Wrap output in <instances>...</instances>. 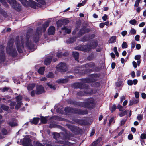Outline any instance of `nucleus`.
Instances as JSON below:
<instances>
[{"label": "nucleus", "mask_w": 146, "mask_h": 146, "mask_svg": "<svg viewBox=\"0 0 146 146\" xmlns=\"http://www.w3.org/2000/svg\"><path fill=\"white\" fill-rule=\"evenodd\" d=\"M42 32L41 27H38L36 30L35 34L32 35L31 32H28L26 35L25 38L23 37H21L20 43L19 38H17L16 39V44L18 52L20 53L22 52V48L25 46L27 47L28 48L31 49L33 47L32 43L33 40L35 42H38L39 40V35Z\"/></svg>", "instance_id": "1"}, {"label": "nucleus", "mask_w": 146, "mask_h": 146, "mask_svg": "<svg viewBox=\"0 0 146 146\" xmlns=\"http://www.w3.org/2000/svg\"><path fill=\"white\" fill-rule=\"evenodd\" d=\"M13 39L10 40L7 44L6 48L7 52L12 56H15L17 55V52L15 48L13 46Z\"/></svg>", "instance_id": "2"}, {"label": "nucleus", "mask_w": 146, "mask_h": 146, "mask_svg": "<svg viewBox=\"0 0 146 146\" xmlns=\"http://www.w3.org/2000/svg\"><path fill=\"white\" fill-rule=\"evenodd\" d=\"M65 111L67 113H78L82 115L86 114L88 113L87 110L82 111L78 109H73L70 107H66Z\"/></svg>", "instance_id": "3"}, {"label": "nucleus", "mask_w": 146, "mask_h": 146, "mask_svg": "<svg viewBox=\"0 0 146 146\" xmlns=\"http://www.w3.org/2000/svg\"><path fill=\"white\" fill-rule=\"evenodd\" d=\"M94 100L92 98H88L86 102L83 103L82 106L87 108H93Z\"/></svg>", "instance_id": "4"}, {"label": "nucleus", "mask_w": 146, "mask_h": 146, "mask_svg": "<svg viewBox=\"0 0 146 146\" xmlns=\"http://www.w3.org/2000/svg\"><path fill=\"white\" fill-rule=\"evenodd\" d=\"M66 64L63 62H61L56 66V69L60 72H64L67 70Z\"/></svg>", "instance_id": "5"}, {"label": "nucleus", "mask_w": 146, "mask_h": 146, "mask_svg": "<svg viewBox=\"0 0 146 146\" xmlns=\"http://www.w3.org/2000/svg\"><path fill=\"white\" fill-rule=\"evenodd\" d=\"M9 3L11 5L12 7L17 11H19L21 9L20 5L17 3L15 0H10Z\"/></svg>", "instance_id": "6"}, {"label": "nucleus", "mask_w": 146, "mask_h": 146, "mask_svg": "<svg viewBox=\"0 0 146 146\" xmlns=\"http://www.w3.org/2000/svg\"><path fill=\"white\" fill-rule=\"evenodd\" d=\"M3 46H0V62L4 61L5 59V54L4 52Z\"/></svg>", "instance_id": "7"}, {"label": "nucleus", "mask_w": 146, "mask_h": 146, "mask_svg": "<svg viewBox=\"0 0 146 146\" xmlns=\"http://www.w3.org/2000/svg\"><path fill=\"white\" fill-rule=\"evenodd\" d=\"M44 92V89L41 85H38L36 86L35 93L37 94H40Z\"/></svg>", "instance_id": "8"}, {"label": "nucleus", "mask_w": 146, "mask_h": 146, "mask_svg": "<svg viewBox=\"0 0 146 146\" xmlns=\"http://www.w3.org/2000/svg\"><path fill=\"white\" fill-rule=\"evenodd\" d=\"M23 144L25 146H33L30 139L28 138H25L23 140Z\"/></svg>", "instance_id": "9"}, {"label": "nucleus", "mask_w": 146, "mask_h": 146, "mask_svg": "<svg viewBox=\"0 0 146 146\" xmlns=\"http://www.w3.org/2000/svg\"><path fill=\"white\" fill-rule=\"evenodd\" d=\"M73 87L75 88H79L80 89L86 88L84 84L82 83H76L73 84Z\"/></svg>", "instance_id": "10"}, {"label": "nucleus", "mask_w": 146, "mask_h": 146, "mask_svg": "<svg viewBox=\"0 0 146 146\" xmlns=\"http://www.w3.org/2000/svg\"><path fill=\"white\" fill-rule=\"evenodd\" d=\"M62 32H65L66 33H70L71 32V30L70 27H64L62 28Z\"/></svg>", "instance_id": "11"}, {"label": "nucleus", "mask_w": 146, "mask_h": 146, "mask_svg": "<svg viewBox=\"0 0 146 146\" xmlns=\"http://www.w3.org/2000/svg\"><path fill=\"white\" fill-rule=\"evenodd\" d=\"M55 31V27L53 26H51L48 29V33L50 35H53Z\"/></svg>", "instance_id": "12"}, {"label": "nucleus", "mask_w": 146, "mask_h": 146, "mask_svg": "<svg viewBox=\"0 0 146 146\" xmlns=\"http://www.w3.org/2000/svg\"><path fill=\"white\" fill-rule=\"evenodd\" d=\"M48 143L49 142H48L47 141H44L43 143L44 145H43L39 142H37L36 143L35 145L36 146H50V144Z\"/></svg>", "instance_id": "13"}, {"label": "nucleus", "mask_w": 146, "mask_h": 146, "mask_svg": "<svg viewBox=\"0 0 146 146\" xmlns=\"http://www.w3.org/2000/svg\"><path fill=\"white\" fill-rule=\"evenodd\" d=\"M139 102V101L138 99H135V98H133V100L130 101L129 105L130 106H131L133 104H137Z\"/></svg>", "instance_id": "14"}, {"label": "nucleus", "mask_w": 146, "mask_h": 146, "mask_svg": "<svg viewBox=\"0 0 146 146\" xmlns=\"http://www.w3.org/2000/svg\"><path fill=\"white\" fill-rule=\"evenodd\" d=\"M68 80L66 79H58L56 82L58 83H64L67 82Z\"/></svg>", "instance_id": "15"}, {"label": "nucleus", "mask_w": 146, "mask_h": 146, "mask_svg": "<svg viewBox=\"0 0 146 146\" xmlns=\"http://www.w3.org/2000/svg\"><path fill=\"white\" fill-rule=\"evenodd\" d=\"M45 70V68L44 67H40L38 70V72L39 73L42 75L44 74V71Z\"/></svg>", "instance_id": "16"}, {"label": "nucleus", "mask_w": 146, "mask_h": 146, "mask_svg": "<svg viewBox=\"0 0 146 146\" xmlns=\"http://www.w3.org/2000/svg\"><path fill=\"white\" fill-rule=\"evenodd\" d=\"M116 36H115L111 37L109 40V42L111 43H114L116 42Z\"/></svg>", "instance_id": "17"}, {"label": "nucleus", "mask_w": 146, "mask_h": 146, "mask_svg": "<svg viewBox=\"0 0 146 146\" xmlns=\"http://www.w3.org/2000/svg\"><path fill=\"white\" fill-rule=\"evenodd\" d=\"M40 119L38 118H34L31 121V123L32 124L36 125L37 123H38Z\"/></svg>", "instance_id": "18"}, {"label": "nucleus", "mask_w": 146, "mask_h": 146, "mask_svg": "<svg viewBox=\"0 0 146 146\" xmlns=\"http://www.w3.org/2000/svg\"><path fill=\"white\" fill-rule=\"evenodd\" d=\"M35 86V84H29L27 87V88L28 90H32Z\"/></svg>", "instance_id": "19"}, {"label": "nucleus", "mask_w": 146, "mask_h": 146, "mask_svg": "<svg viewBox=\"0 0 146 146\" xmlns=\"http://www.w3.org/2000/svg\"><path fill=\"white\" fill-rule=\"evenodd\" d=\"M94 64L92 62H90L85 65V67L87 68H90L94 66Z\"/></svg>", "instance_id": "20"}, {"label": "nucleus", "mask_w": 146, "mask_h": 146, "mask_svg": "<svg viewBox=\"0 0 146 146\" xmlns=\"http://www.w3.org/2000/svg\"><path fill=\"white\" fill-rule=\"evenodd\" d=\"M69 21L67 19L60 20L59 22V23H63V25H66L68 23Z\"/></svg>", "instance_id": "21"}, {"label": "nucleus", "mask_w": 146, "mask_h": 146, "mask_svg": "<svg viewBox=\"0 0 146 146\" xmlns=\"http://www.w3.org/2000/svg\"><path fill=\"white\" fill-rule=\"evenodd\" d=\"M8 124L11 127H14L17 125V123L15 121H11L8 123Z\"/></svg>", "instance_id": "22"}, {"label": "nucleus", "mask_w": 146, "mask_h": 146, "mask_svg": "<svg viewBox=\"0 0 146 146\" xmlns=\"http://www.w3.org/2000/svg\"><path fill=\"white\" fill-rule=\"evenodd\" d=\"M49 21H46L44 24L43 25V31H45L46 28L49 25Z\"/></svg>", "instance_id": "23"}, {"label": "nucleus", "mask_w": 146, "mask_h": 146, "mask_svg": "<svg viewBox=\"0 0 146 146\" xmlns=\"http://www.w3.org/2000/svg\"><path fill=\"white\" fill-rule=\"evenodd\" d=\"M73 56L75 58L76 60H78L79 56V53L77 52H72Z\"/></svg>", "instance_id": "24"}, {"label": "nucleus", "mask_w": 146, "mask_h": 146, "mask_svg": "<svg viewBox=\"0 0 146 146\" xmlns=\"http://www.w3.org/2000/svg\"><path fill=\"white\" fill-rule=\"evenodd\" d=\"M89 30L86 28H83L81 29L80 31V33H86L88 32Z\"/></svg>", "instance_id": "25"}, {"label": "nucleus", "mask_w": 146, "mask_h": 146, "mask_svg": "<svg viewBox=\"0 0 146 146\" xmlns=\"http://www.w3.org/2000/svg\"><path fill=\"white\" fill-rule=\"evenodd\" d=\"M51 58H46L44 61L45 64L46 65H48L50 64L51 62Z\"/></svg>", "instance_id": "26"}, {"label": "nucleus", "mask_w": 146, "mask_h": 146, "mask_svg": "<svg viewBox=\"0 0 146 146\" xmlns=\"http://www.w3.org/2000/svg\"><path fill=\"white\" fill-rule=\"evenodd\" d=\"M41 122L43 123H45L47 121L46 118L44 117H41Z\"/></svg>", "instance_id": "27"}, {"label": "nucleus", "mask_w": 146, "mask_h": 146, "mask_svg": "<svg viewBox=\"0 0 146 146\" xmlns=\"http://www.w3.org/2000/svg\"><path fill=\"white\" fill-rule=\"evenodd\" d=\"M46 77L49 78H52L54 77V74L52 72H50L46 75Z\"/></svg>", "instance_id": "28"}, {"label": "nucleus", "mask_w": 146, "mask_h": 146, "mask_svg": "<svg viewBox=\"0 0 146 146\" xmlns=\"http://www.w3.org/2000/svg\"><path fill=\"white\" fill-rule=\"evenodd\" d=\"M98 44L96 42H94L91 45L90 49H93L95 48L97 46Z\"/></svg>", "instance_id": "29"}, {"label": "nucleus", "mask_w": 146, "mask_h": 146, "mask_svg": "<svg viewBox=\"0 0 146 146\" xmlns=\"http://www.w3.org/2000/svg\"><path fill=\"white\" fill-rule=\"evenodd\" d=\"M16 102H21V100L22 99V97L21 96H19L16 97Z\"/></svg>", "instance_id": "30"}, {"label": "nucleus", "mask_w": 146, "mask_h": 146, "mask_svg": "<svg viewBox=\"0 0 146 146\" xmlns=\"http://www.w3.org/2000/svg\"><path fill=\"white\" fill-rule=\"evenodd\" d=\"M47 85L51 89H52L54 90L55 89V88L54 86L52 85L50 83H46Z\"/></svg>", "instance_id": "31"}, {"label": "nucleus", "mask_w": 146, "mask_h": 146, "mask_svg": "<svg viewBox=\"0 0 146 146\" xmlns=\"http://www.w3.org/2000/svg\"><path fill=\"white\" fill-rule=\"evenodd\" d=\"M60 135L59 133H55L54 135V137L57 140H58L57 138H59L60 137Z\"/></svg>", "instance_id": "32"}, {"label": "nucleus", "mask_w": 146, "mask_h": 146, "mask_svg": "<svg viewBox=\"0 0 146 146\" xmlns=\"http://www.w3.org/2000/svg\"><path fill=\"white\" fill-rule=\"evenodd\" d=\"M136 31L133 28H131L130 31V33L132 35H135L136 33Z\"/></svg>", "instance_id": "33"}, {"label": "nucleus", "mask_w": 146, "mask_h": 146, "mask_svg": "<svg viewBox=\"0 0 146 146\" xmlns=\"http://www.w3.org/2000/svg\"><path fill=\"white\" fill-rule=\"evenodd\" d=\"M17 103L15 107V108L16 109H18L20 107L22 104L21 102H19Z\"/></svg>", "instance_id": "34"}, {"label": "nucleus", "mask_w": 146, "mask_h": 146, "mask_svg": "<svg viewBox=\"0 0 146 146\" xmlns=\"http://www.w3.org/2000/svg\"><path fill=\"white\" fill-rule=\"evenodd\" d=\"M16 103L15 102H11L10 104V105L11 106L10 108L11 109H13L14 108V106L16 105Z\"/></svg>", "instance_id": "35"}, {"label": "nucleus", "mask_w": 146, "mask_h": 146, "mask_svg": "<svg viewBox=\"0 0 146 146\" xmlns=\"http://www.w3.org/2000/svg\"><path fill=\"white\" fill-rule=\"evenodd\" d=\"M0 1L6 7H8V5L5 2L4 0H0Z\"/></svg>", "instance_id": "36"}, {"label": "nucleus", "mask_w": 146, "mask_h": 146, "mask_svg": "<svg viewBox=\"0 0 146 146\" xmlns=\"http://www.w3.org/2000/svg\"><path fill=\"white\" fill-rule=\"evenodd\" d=\"M127 45L126 43L124 42L122 45V47L123 48H127Z\"/></svg>", "instance_id": "37"}, {"label": "nucleus", "mask_w": 146, "mask_h": 146, "mask_svg": "<svg viewBox=\"0 0 146 146\" xmlns=\"http://www.w3.org/2000/svg\"><path fill=\"white\" fill-rule=\"evenodd\" d=\"M1 107L3 110H7L9 108L7 106L4 105H1Z\"/></svg>", "instance_id": "38"}, {"label": "nucleus", "mask_w": 146, "mask_h": 146, "mask_svg": "<svg viewBox=\"0 0 146 146\" xmlns=\"http://www.w3.org/2000/svg\"><path fill=\"white\" fill-rule=\"evenodd\" d=\"M127 111H125L123 112H121L119 114V115L121 117L124 116L125 115L127 114Z\"/></svg>", "instance_id": "39"}, {"label": "nucleus", "mask_w": 146, "mask_h": 146, "mask_svg": "<svg viewBox=\"0 0 146 146\" xmlns=\"http://www.w3.org/2000/svg\"><path fill=\"white\" fill-rule=\"evenodd\" d=\"M140 138L142 139H146V134L145 133L142 134L140 136Z\"/></svg>", "instance_id": "40"}, {"label": "nucleus", "mask_w": 146, "mask_h": 146, "mask_svg": "<svg viewBox=\"0 0 146 146\" xmlns=\"http://www.w3.org/2000/svg\"><path fill=\"white\" fill-rule=\"evenodd\" d=\"M129 23L132 25H134L136 23L137 21L135 19L131 20L129 21Z\"/></svg>", "instance_id": "41"}, {"label": "nucleus", "mask_w": 146, "mask_h": 146, "mask_svg": "<svg viewBox=\"0 0 146 146\" xmlns=\"http://www.w3.org/2000/svg\"><path fill=\"white\" fill-rule=\"evenodd\" d=\"M2 132L4 135H5L7 133V131L5 129H3L2 130Z\"/></svg>", "instance_id": "42"}, {"label": "nucleus", "mask_w": 146, "mask_h": 146, "mask_svg": "<svg viewBox=\"0 0 146 146\" xmlns=\"http://www.w3.org/2000/svg\"><path fill=\"white\" fill-rule=\"evenodd\" d=\"M141 0H136L135 2L134 6L137 7L138 6Z\"/></svg>", "instance_id": "43"}, {"label": "nucleus", "mask_w": 146, "mask_h": 146, "mask_svg": "<svg viewBox=\"0 0 146 146\" xmlns=\"http://www.w3.org/2000/svg\"><path fill=\"white\" fill-rule=\"evenodd\" d=\"M117 108L118 109L119 111H123V107L119 104L117 106Z\"/></svg>", "instance_id": "44"}, {"label": "nucleus", "mask_w": 146, "mask_h": 146, "mask_svg": "<svg viewBox=\"0 0 146 146\" xmlns=\"http://www.w3.org/2000/svg\"><path fill=\"white\" fill-rule=\"evenodd\" d=\"M116 109V107L115 105H113L111 107V112H113Z\"/></svg>", "instance_id": "45"}, {"label": "nucleus", "mask_w": 146, "mask_h": 146, "mask_svg": "<svg viewBox=\"0 0 146 146\" xmlns=\"http://www.w3.org/2000/svg\"><path fill=\"white\" fill-rule=\"evenodd\" d=\"M102 140V139L101 137H99L95 141L97 143V144H98L100 143Z\"/></svg>", "instance_id": "46"}, {"label": "nucleus", "mask_w": 146, "mask_h": 146, "mask_svg": "<svg viewBox=\"0 0 146 146\" xmlns=\"http://www.w3.org/2000/svg\"><path fill=\"white\" fill-rule=\"evenodd\" d=\"M141 57V56L140 55H137L135 56V60H140Z\"/></svg>", "instance_id": "47"}, {"label": "nucleus", "mask_w": 146, "mask_h": 146, "mask_svg": "<svg viewBox=\"0 0 146 146\" xmlns=\"http://www.w3.org/2000/svg\"><path fill=\"white\" fill-rule=\"evenodd\" d=\"M9 89V88L5 87L3 88L2 90V92H4L5 91H7Z\"/></svg>", "instance_id": "48"}, {"label": "nucleus", "mask_w": 146, "mask_h": 146, "mask_svg": "<svg viewBox=\"0 0 146 146\" xmlns=\"http://www.w3.org/2000/svg\"><path fill=\"white\" fill-rule=\"evenodd\" d=\"M59 20H58L57 22V24L58 27H60L62 26V25H63V23H59Z\"/></svg>", "instance_id": "49"}, {"label": "nucleus", "mask_w": 146, "mask_h": 146, "mask_svg": "<svg viewBox=\"0 0 146 146\" xmlns=\"http://www.w3.org/2000/svg\"><path fill=\"white\" fill-rule=\"evenodd\" d=\"M139 37L140 36L139 35H136L135 37V40L137 41H139Z\"/></svg>", "instance_id": "50"}, {"label": "nucleus", "mask_w": 146, "mask_h": 146, "mask_svg": "<svg viewBox=\"0 0 146 146\" xmlns=\"http://www.w3.org/2000/svg\"><path fill=\"white\" fill-rule=\"evenodd\" d=\"M127 84L129 85H132L133 84V81L132 80H129L127 81Z\"/></svg>", "instance_id": "51"}, {"label": "nucleus", "mask_w": 146, "mask_h": 146, "mask_svg": "<svg viewBox=\"0 0 146 146\" xmlns=\"http://www.w3.org/2000/svg\"><path fill=\"white\" fill-rule=\"evenodd\" d=\"M135 98L137 99L139 96V94L138 92H135Z\"/></svg>", "instance_id": "52"}, {"label": "nucleus", "mask_w": 146, "mask_h": 146, "mask_svg": "<svg viewBox=\"0 0 146 146\" xmlns=\"http://www.w3.org/2000/svg\"><path fill=\"white\" fill-rule=\"evenodd\" d=\"M137 119L139 120H141L143 119V116L141 115H139L137 116Z\"/></svg>", "instance_id": "53"}, {"label": "nucleus", "mask_w": 146, "mask_h": 146, "mask_svg": "<svg viewBox=\"0 0 146 146\" xmlns=\"http://www.w3.org/2000/svg\"><path fill=\"white\" fill-rule=\"evenodd\" d=\"M141 45L139 44H136V48L137 50H139L141 48Z\"/></svg>", "instance_id": "54"}, {"label": "nucleus", "mask_w": 146, "mask_h": 146, "mask_svg": "<svg viewBox=\"0 0 146 146\" xmlns=\"http://www.w3.org/2000/svg\"><path fill=\"white\" fill-rule=\"evenodd\" d=\"M114 118L113 117L111 118L109 122V125H110L111 124V123L113 122L114 121Z\"/></svg>", "instance_id": "55"}, {"label": "nucleus", "mask_w": 146, "mask_h": 146, "mask_svg": "<svg viewBox=\"0 0 146 146\" xmlns=\"http://www.w3.org/2000/svg\"><path fill=\"white\" fill-rule=\"evenodd\" d=\"M107 16L106 14L104 15V16L102 17V19L104 21H105L107 19Z\"/></svg>", "instance_id": "56"}, {"label": "nucleus", "mask_w": 146, "mask_h": 146, "mask_svg": "<svg viewBox=\"0 0 146 146\" xmlns=\"http://www.w3.org/2000/svg\"><path fill=\"white\" fill-rule=\"evenodd\" d=\"M47 80V78L45 77H43L40 79V80L41 81H46Z\"/></svg>", "instance_id": "57"}, {"label": "nucleus", "mask_w": 146, "mask_h": 146, "mask_svg": "<svg viewBox=\"0 0 146 146\" xmlns=\"http://www.w3.org/2000/svg\"><path fill=\"white\" fill-rule=\"evenodd\" d=\"M133 136L132 134H130L128 135V139H129L132 140L133 139Z\"/></svg>", "instance_id": "58"}, {"label": "nucleus", "mask_w": 146, "mask_h": 146, "mask_svg": "<svg viewBox=\"0 0 146 146\" xmlns=\"http://www.w3.org/2000/svg\"><path fill=\"white\" fill-rule=\"evenodd\" d=\"M57 56L59 58L61 57L62 56V53L61 52H59L58 53Z\"/></svg>", "instance_id": "59"}, {"label": "nucleus", "mask_w": 146, "mask_h": 146, "mask_svg": "<svg viewBox=\"0 0 146 146\" xmlns=\"http://www.w3.org/2000/svg\"><path fill=\"white\" fill-rule=\"evenodd\" d=\"M127 33V31H123L121 33V34L123 36H124L126 35Z\"/></svg>", "instance_id": "60"}, {"label": "nucleus", "mask_w": 146, "mask_h": 146, "mask_svg": "<svg viewBox=\"0 0 146 146\" xmlns=\"http://www.w3.org/2000/svg\"><path fill=\"white\" fill-rule=\"evenodd\" d=\"M95 132V130L94 129H92L90 133V136H92L94 135Z\"/></svg>", "instance_id": "61"}, {"label": "nucleus", "mask_w": 146, "mask_h": 146, "mask_svg": "<svg viewBox=\"0 0 146 146\" xmlns=\"http://www.w3.org/2000/svg\"><path fill=\"white\" fill-rule=\"evenodd\" d=\"M126 121V120H122L121 122L120 125H123L125 124Z\"/></svg>", "instance_id": "62"}, {"label": "nucleus", "mask_w": 146, "mask_h": 146, "mask_svg": "<svg viewBox=\"0 0 146 146\" xmlns=\"http://www.w3.org/2000/svg\"><path fill=\"white\" fill-rule=\"evenodd\" d=\"M133 65L135 68H136L137 67V64L136 62L135 61H133L132 62Z\"/></svg>", "instance_id": "63"}, {"label": "nucleus", "mask_w": 146, "mask_h": 146, "mask_svg": "<svg viewBox=\"0 0 146 146\" xmlns=\"http://www.w3.org/2000/svg\"><path fill=\"white\" fill-rule=\"evenodd\" d=\"M145 24V23L144 22H142L140 24H139V26L140 27H142Z\"/></svg>", "instance_id": "64"}]
</instances>
